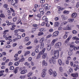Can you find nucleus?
I'll return each instance as SVG.
<instances>
[{"mask_svg":"<svg viewBox=\"0 0 79 79\" xmlns=\"http://www.w3.org/2000/svg\"><path fill=\"white\" fill-rule=\"evenodd\" d=\"M54 57L52 56V58L49 59V61L50 63H52V62L53 64H55L56 63V60H55V59H57L59 57V51L58 50L54 51Z\"/></svg>","mask_w":79,"mask_h":79,"instance_id":"obj_1","label":"nucleus"},{"mask_svg":"<svg viewBox=\"0 0 79 79\" xmlns=\"http://www.w3.org/2000/svg\"><path fill=\"white\" fill-rule=\"evenodd\" d=\"M45 51V48H44L43 49L42 51H40L39 53H38L37 56L36 57V59H39L40 58V56H41V55H43Z\"/></svg>","mask_w":79,"mask_h":79,"instance_id":"obj_2","label":"nucleus"},{"mask_svg":"<svg viewBox=\"0 0 79 79\" xmlns=\"http://www.w3.org/2000/svg\"><path fill=\"white\" fill-rule=\"evenodd\" d=\"M76 47H75L74 45H72L70 46V51L71 52H73V50H76Z\"/></svg>","mask_w":79,"mask_h":79,"instance_id":"obj_3","label":"nucleus"},{"mask_svg":"<svg viewBox=\"0 0 79 79\" xmlns=\"http://www.w3.org/2000/svg\"><path fill=\"white\" fill-rule=\"evenodd\" d=\"M61 45V42H59L56 44L55 45L54 47L55 48H59L60 46Z\"/></svg>","mask_w":79,"mask_h":79,"instance_id":"obj_4","label":"nucleus"},{"mask_svg":"<svg viewBox=\"0 0 79 79\" xmlns=\"http://www.w3.org/2000/svg\"><path fill=\"white\" fill-rule=\"evenodd\" d=\"M43 72L42 73L41 76L42 77H44L45 76V75L46 74V70L45 69H44L43 70Z\"/></svg>","mask_w":79,"mask_h":79,"instance_id":"obj_5","label":"nucleus"},{"mask_svg":"<svg viewBox=\"0 0 79 79\" xmlns=\"http://www.w3.org/2000/svg\"><path fill=\"white\" fill-rule=\"evenodd\" d=\"M59 34V31H56L53 33L52 34V37H56Z\"/></svg>","mask_w":79,"mask_h":79,"instance_id":"obj_6","label":"nucleus"},{"mask_svg":"<svg viewBox=\"0 0 79 79\" xmlns=\"http://www.w3.org/2000/svg\"><path fill=\"white\" fill-rule=\"evenodd\" d=\"M71 76L73 77H78V73H72L71 74Z\"/></svg>","mask_w":79,"mask_h":79,"instance_id":"obj_7","label":"nucleus"},{"mask_svg":"<svg viewBox=\"0 0 79 79\" xmlns=\"http://www.w3.org/2000/svg\"><path fill=\"white\" fill-rule=\"evenodd\" d=\"M77 16V14L76 13H73L71 15L72 18H73V19H74V18H76Z\"/></svg>","mask_w":79,"mask_h":79,"instance_id":"obj_8","label":"nucleus"},{"mask_svg":"<svg viewBox=\"0 0 79 79\" xmlns=\"http://www.w3.org/2000/svg\"><path fill=\"white\" fill-rule=\"evenodd\" d=\"M27 72V70L26 69H24L20 73L21 74H26Z\"/></svg>","mask_w":79,"mask_h":79,"instance_id":"obj_9","label":"nucleus"},{"mask_svg":"<svg viewBox=\"0 0 79 79\" xmlns=\"http://www.w3.org/2000/svg\"><path fill=\"white\" fill-rule=\"evenodd\" d=\"M51 48H52V45L50 44H48L47 47V50L50 51L51 50Z\"/></svg>","mask_w":79,"mask_h":79,"instance_id":"obj_10","label":"nucleus"},{"mask_svg":"<svg viewBox=\"0 0 79 79\" xmlns=\"http://www.w3.org/2000/svg\"><path fill=\"white\" fill-rule=\"evenodd\" d=\"M58 38H56L55 39H54L53 40H52L51 43L52 45H54V44H55V42H56V41L58 40Z\"/></svg>","mask_w":79,"mask_h":79,"instance_id":"obj_11","label":"nucleus"},{"mask_svg":"<svg viewBox=\"0 0 79 79\" xmlns=\"http://www.w3.org/2000/svg\"><path fill=\"white\" fill-rule=\"evenodd\" d=\"M72 25L71 24L68 25L67 26V30H71Z\"/></svg>","mask_w":79,"mask_h":79,"instance_id":"obj_12","label":"nucleus"},{"mask_svg":"<svg viewBox=\"0 0 79 79\" xmlns=\"http://www.w3.org/2000/svg\"><path fill=\"white\" fill-rule=\"evenodd\" d=\"M60 25V23L58 22H56L54 23V26L55 27H58V26Z\"/></svg>","mask_w":79,"mask_h":79,"instance_id":"obj_13","label":"nucleus"},{"mask_svg":"<svg viewBox=\"0 0 79 79\" xmlns=\"http://www.w3.org/2000/svg\"><path fill=\"white\" fill-rule=\"evenodd\" d=\"M72 37V36L71 35H70L69 37L65 41V43H67V42H69V40L71 39V38Z\"/></svg>","mask_w":79,"mask_h":79,"instance_id":"obj_14","label":"nucleus"},{"mask_svg":"<svg viewBox=\"0 0 79 79\" xmlns=\"http://www.w3.org/2000/svg\"><path fill=\"white\" fill-rule=\"evenodd\" d=\"M18 69H19V67H17L14 69L13 72L15 73V74H16L18 72Z\"/></svg>","mask_w":79,"mask_h":79,"instance_id":"obj_15","label":"nucleus"},{"mask_svg":"<svg viewBox=\"0 0 79 79\" xmlns=\"http://www.w3.org/2000/svg\"><path fill=\"white\" fill-rule=\"evenodd\" d=\"M42 64L43 66H46L47 65V62H45V60H44L43 61Z\"/></svg>","mask_w":79,"mask_h":79,"instance_id":"obj_16","label":"nucleus"},{"mask_svg":"<svg viewBox=\"0 0 79 79\" xmlns=\"http://www.w3.org/2000/svg\"><path fill=\"white\" fill-rule=\"evenodd\" d=\"M11 3L12 5H15L16 3V2L15 1V0H12Z\"/></svg>","mask_w":79,"mask_h":79,"instance_id":"obj_17","label":"nucleus"},{"mask_svg":"<svg viewBox=\"0 0 79 79\" xmlns=\"http://www.w3.org/2000/svg\"><path fill=\"white\" fill-rule=\"evenodd\" d=\"M48 6V4H46L44 5V7L45 8L46 10H49V8Z\"/></svg>","mask_w":79,"mask_h":79,"instance_id":"obj_18","label":"nucleus"},{"mask_svg":"<svg viewBox=\"0 0 79 79\" xmlns=\"http://www.w3.org/2000/svg\"><path fill=\"white\" fill-rule=\"evenodd\" d=\"M4 70H2L0 71V77H1V76H3V75H4V73H4Z\"/></svg>","mask_w":79,"mask_h":79,"instance_id":"obj_19","label":"nucleus"},{"mask_svg":"<svg viewBox=\"0 0 79 79\" xmlns=\"http://www.w3.org/2000/svg\"><path fill=\"white\" fill-rule=\"evenodd\" d=\"M72 39L73 40H79V38L76 36L73 37Z\"/></svg>","mask_w":79,"mask_h":79,"instance_id":"obj_20","label":"nucleus"},{"mask_svg":"<svg viewBox=\"0 0 79 79\" xmlns=\"http://www.w3.org/2000/svg\"><path fill=\"white\" fill-rule=\"evenodd\" d=\"M44 40H45V38L44 37H42L40 40L39 42L40 43V44H42L43 42L44 41Z\"/></svg>","mask_w":79,"mask_h":79,"instance_id":"obj_21","label":"nucleus"},{"mask_svg":"<svg viewBox=\"0 0 79 79\" xmlns=\"http://www.w3.org/2000/svg\"><path fill=\"white\" fill-rule=\"evenodd\" d=\"M16 25H13L12 26V27L10 28L11 31H13V30H15V27H16Z\"/></svg>","mask_w":79,"mask_h":79,"instance_id":"obj_22","label":"nucleus"},{"mask_svg":"<svg viewBox=\"0 0 79 79\" xmlns=\"http://www.w3.org/2000/svg\"><path fill=\"white\" fill-rule=\"evenodd\" d=\"M64 14H65V15H68L69 13V11L68 10H64L63 11Z\"/></svg>","mask_w":79,"mask_h":79,"instance_id":"obj_23","label":"nucleus"},{"mask_svg":"<svg viewBox=\"0 0 79 79\" xmlns=\"http://www.w3.org/2000/svg\"><path fill=\"white\" fill-rule=\"evenodd\" d=\"M44 47V43H42L40 45V49H42Z\"/></svg>","mask_w":79,"mask_h":79,"instance_id":"obj_24","label":"nucleus"},{"mask_svg":"<svg viewBox=\"0 0 79 79\" xmlns=\"http://www.w3.org/2000/svg\"><path fill=\"white\" fill-rule=\"evenodd\" d=\"M7 7H8V5L7 4H5L4 5V7L5 8H6L7 10H9V8Z\"/></svg>","mask_w":79,"mask_h":79,"instance_id":"obj_25","label":"nucleus"},{"mask_svg":"<svg viewBox=\"0 0 79 79\" xmlns=\"http://www.w3.org/2000/svg\"><path fill=\"white\" fill-rule=\"evenodd\" d=\"M47 56V53H44L42 56V58H43V59H45Z\"/></svg>","mask_w":79,"mask_h":79,"instance_id":"obj_26","label":"nucleus"},{"mask_svg":"<svg viewBox=\"0 0 79 79\" xmlns=\"http://www.w3.org/2000/svg\"><path fill=\"white\" fill-rule=\"evenodd\" d=\"M32 75V72H30L28 73V75H27V77H31Z\"/></svg>","mask_w":79,"mask_h":79,"instance_id":"obj_27","label":"nucleus"},{"mask_svg":"<svg viewBox=\"0 0 79 79\" xmlns=\"http://www.w3.org/2000/svg\"><path fill=\"white\" fill-rule=\"evenodd\" d=\"M36 28L33 27L31 31V33H34V32L35 31H36Z\"/></svg>","mask_w":79,"mask_h":79,"instance_id":"obj_28","label":"nucleus"},{"mask_svg":"<svg viewBox=\"0 0 79 79\" xmlns=\"http://www.w3.org/2000/svg\"><path fill=\"white\" fill-rule=\"evenodd\" d=\"M49 73L50 75H52L53 74V70L52 69H50L49 70Z\"/></svg>","mask_w":79,"mask_h":79,"instance_id":"obj_29","label":"nucleus"},{"mask_svg":"<svg viewBox=\"0 0 79 79\" xmlns=\"http://www.w3.org/2000/svg\"><path fill=\"white\" fill-rule=\"evenodd\" d=\"M73 21H74V19H69L68 20V22L69 23H72L73 22Z\"/></svg>","mask_w":79,"mask_h":79,"instance_id":"obj_30","label":"nucleus"},{"mask_svg":"<svg viewBox=\"0 0 79 79\" xmlns=\"http://www.w3.org/2000/svg\"><path fill=\"white\" fill-rule=\"evenodd\" d=\"M58 63L60 65L62 64V60L61 59H59L58 60Z\"/></svg>","mask_w":79,"mask_h":79,"instance_id":"obj_31","label":"nucleus"},{"mask_svg":"<svg viewBox=\"0 0 79 79\" xmlns=\"http://www.w3.org/2000/svg\"><path fill=\"white\" fill-rule=\"evenodd\" d=\"M25 40L26 42H28L29 41V37H27L25 38Z\"/></svg>","mask_w":79,"mask_h":79,"instance_id":"obj_32","label":"nucleus"},{"mask_svg":"<svg viewBox=\"0 0 79 79\" xmlns=\"http://www.w3.org/2000/svg\"><path fill=\"white\" fill-rule=\"evenodd\" d=\"M73 51H70L68 52V55L69 56H71L72 55H73V52H72Z\"/></svg>","mask_w":79,"mask_h":79,"instance_id":"obj_33","label":"nucleus"},{"mask_svg":"<svg viewBox=\"0 0 79 79\" xmlns=\"http://www.w3.org/2000/svg\"><path fill=\"white\" fill-rule=\"evenodd\" d=\"M42 35H44V33L42 32H40L38 34V35L39 36Z\"/></svg>","mask_w":79,"mask_h":79,"instance_id":"obj_34","label":"nucleus"},{"mask_svg":"<svg viewBox=\"0 0 79 79\" xmlns=\"http://www.w3.org/2000/svg\"><path fill=\"white\" fill-rule=\"evenodd\" d=\"M34 7L35 8H39V7H40V5H39L38 4H35L34 6Z\"/></svg>","mask_w":79,"mask_h":79,"instance_id":"obj_35","label":"nucleus"},{"mask_svg":"<svg viewBox=\"0 0 79 79\" xmlns=\"http://www.w3.org/2000/svg\"><path fill=\"white\" fill-rule=\"evenodd\" d=\"M51 14V12L50 11H48L46 13V15H47V16H49V15H50Z\"/></svg>","mask_w":79,"mask_h":79,"instance_id":"obj_36","label":"nucleus"},{"mask_svg":"<svg viewBox=\"0 0 79 79\" xmlns=\"http://www.w3.org/2000/svg\"><path fill=\"white\" fill-rule=\"evenodd\" d=\"M9 32V30H6L4 31V32L3 33V34H4V35H5L7 33V32Z\"/></svg>","mask_w":79,"mask_h":79,"instance_id":"obj_37","label":"nucleus"},{"mask_svg":"<svg viewBox=\"0 0 79 79\" xmlns=\"http://www.w3.org/2000/svg\"><path fill=\"white\" fill-rule=\"evenodd\" d=\"M21 22V19H19L16 22L17 24H19Z\"/></svg>","mask_w":79,"mask_h":79,"instance_id":"obj_38","label":"nucleus"},{"mask_svg":"<svg viewBox=\"0 0 79 79\" xmlns=\"http://www.w3.org/2000/svg\"><path fill=\"white\" fill-rule=\"evenodd\" d=\"M18 19V17H14L13 19V22H15L16 21V20H17Z\"/></svg>","mask_w":79,"mask_h":79,"instance_id":"obj_39","label":"nucleus"},{"mask_svg":"<svg viewBox=\"0 0 79 79\" xmlns=\"http://www.w3.org/2000/svg\"><path fill=\"white\" fill-rule=\"evenodd\" d=\"M52 75L54 77H55V76H56V75H57V74H56V72H53Z\"/></svg>","mask_w":79,"mask_h":79,"instance_id":"obj_40","label":"nucleus"},{"mask_svg":"<svg viewBox=\"0 0 79 79\" xmlns=\"http://www.w3.org/2000/svg\"><path fill=\"white\" fill-rule=\"evenodd\" d=\"M25 59L24 58H23L19 60V62L20 61V62H23V61H24Z\"/></svg>","mask_w":79,"mask_h":79,"instance_id":"obj_41","label":"nucleus"},{"mask_svg":"<svg viewBox=\"0 0 79 79\" xmlns=\"http://www.w3.org/2000/svg\"><path fill=\"white\" fill-rule=\"evenodd\" d=\"M5 16L3 14H1L0 15V18H5Z\"/></svg>","mask_w":79,"mask_h":79,"instance_id":"obj_42","label":"nucleus"},{"mask_svg":"<svg viewBox=\"0 0 79 79\" xmlns=\"http://www.w3.org/2000/svg\"><path fill=\"white\" fill-rule=\"evenodd\" d=\"M20 79H24L26 78V76L25 75H22L20 77Z\"/></svg>","mask_w":79,"mask_h":79,"instance_id":"obj_43","label":"nucleus"},{"mask_svg":"<svg viewBox=\"0 0 79 79\" xmlns=\"http://www.w3.org/2000/svg\"><path fill=\"white\" fill-rule=\"evenodd\" d=\"M72 33L73 34H76L77 33V31L76 30H73L72 31Z\"/></svg>","mask_w":79,"mask_h":79,"instance_id":"obj_44","label":"nucleus"},{"mask_svg":"<svg viewBox=\"0 0 79 79\" xmlns=\"http://www.w3.org/2000/svg\"><path fill=\"white\" fill-rule=\"evenodd\" d=\"M30 53V51H27L26 52L25 54V56H26L27 55H29Z\"/></svg>","mask_w":79,"mask_h":79,"instance_id":"obj_45","label":"nucleus"},{"mask_svg":"<svg viewBox=\"0 0 79 79\" xmlns=\"http://www.w3.org/2000/svg\"><path fill=\"white\" fill-rule=\"evenodd\" d=\"M18 30L20 32H24V30L23 29H18Z\"/></svg>","mask_w":79,"mask_h":79,"instance_id":"obj_46","label":"nucleus"},{"mask_svg":"<svg viewBox=\"0 0 79 79\" xmlns=\"http://www.w3.org/2000/svg\"><path fill=\"white\" fill-rule=\"evenodd\" d=\"M68 37V34H66L64 35L63 36L64 39H66Z\"/></svg>","mask_w":79,"mask_h":79,"instance_id":"obj_47","label":"nucleus"},{"mask_svg":"<svg viewBox=\"0 0 79 79\" xmlns=\"http://www.w3.org/2000/svg\"><path fill=\"white\" fill-rule=\"evenodd\" d=\"M59 69L60 72H63V68L61 67H60Z\"/></svg>","mask_w":79,"mask_h":79,"instance_id":"obj_48","label":"nucleus"},{"mask_svg":"<svg viewBox=\"0 0 79 79\" xmlns=\"http://www.w3.org/2000/svg\"><path fill=\"white\" fill-rule=\"evenodd\" d=\"M32 26L33 27H35H35H37V26H38V25L36 24H34Z\"/></svg>","mask_w":79,"mask_h":79,"instance_id":"obj_49","label":"nucleus"},{"mask_svg":"<svg viewBox=\"0 0 79 79\" xmlns=\"http://www.w3.org/2000/svg\"><path fill=\"white\" fill-rule=\"evenodd\" d=\"M35 43H36V44H38L39 43V41L37 40V39H35L34 40Z\"/></svg>","mask_w":79,"mask_h":79,"instance_id":"obj_50","label":"nucleus"},{"mask_svg":"<svg viewBox=\"0 0 79 79\" xmlns=\"http://www.w3.org/2000/svg\"><path fill=\"white\" fill-rule=\"evenodd\" d=\"M19 61L15 62V66H18V65H19Z\"/></svg>","mask_w":79,"mask_h":79,"instance_id":"obj_51","label":"nucleus"},{"mask_svg":"<svg viewBox=\"0 0 79 79\" xmlns=\"http://www.w3.org/2000/svg\"><path fill=\"white\" fill-rule=\"evenodd\" d=\"M24 65H27V66H29L30 65V64L28 63L27 62H26L24 63Z\"/></svg>","mask_w":79,"mask_h":79,"instance_id":"obj_52","label":"nucleus"},{"mask_svg":"<svg viewBox=\"0 0 79 79\" xmlns=\"http://www.w3.org/2000/svg\"><path fill=\"white\" fill-rule=\"evenodd\" d=\"M44 2H45V0H41L40 1V2L41 4L44 3Z\"/></svg>","mask_w":79,"mask_h":79,"instance_id":"obj_53","label":"nucleus"},{"mask_svg":"<svg viewBox=\"0 0 79 79\" xmlns=\"http://www.w3.org/2000/svg\"><path fill=\"white\" fill-rule=\"evenodd\" d=\"M69 72L70 73H72L73 72V69L70 68L69 70Z\"/></svg>","mask_w":79,"mask_h":79,"instance_id":"obj_54","label":"nucleus"},{"mask_svg":"<svg viewBox=\"0 0 79 79\" xmlns=\"http://www.w3.org/2000/svg\"><path fill=\"white\" fill-rule=\"evenodd\" d=\"M55 20L56 21H58V20H59V18H58V17H55Z\"/></svg>","mask_w":79,"mask_h":79,"instance_id":"obj_55","label":"nucleus"},{"mask_svg":"<svg viewBox=\"0 0 79 79\" xmlns=\"http://www.w3.org/2000/svg\"><path fill=\"white\" fill-rule=\"evenodd\" d=\"M53 31V29L52 28H51L49 30V32H52Z\"/></svg>","mask_w":79,"mask_h":79,"instance_id":"obj_56","label":"nucleus"},{"mask_svg":"<svg viewBox=\"0 0 79 79\" xmlns=\"http://www.w3.org/2000/svg\"><path fill=\"white\" fill-rule=\"evenodd\" d=\"M10 9L11 11L13 12V13H15V10H13V9L12 8L10 7Z\"/></svg>","mask_w":79,"mask_h":79,"instance_id":"obj_57","label":"nucleus"},{"mask_svg":"<svg viewBox=\"0 0 79 79\" xmlns=\"http://www.w3.org/2000/svg\"><path fill=\"white\" fill-rule=\"evenodd\" d=\"M14 69V67H13V66H11L10 67V70H13Z\"/></svg>","mask_w":79,"mask_h":79,"instance_id":"obj_58","label":"nucleus"},{"mask_svg":"<svg viewBox=\"0 0 79 79\" xmlns=\"http://www.w3.org/2000/svg\"><path fill=\"white\" fill-rule=\"evenodd\" d=\"M13 64V63L12 62H10L8 64V65L9 66H11Z\"/></svg>","mask_w":79,"mask_h":79,"instance_id":"obj_59","label":"nucleus"},{"mask_svg":"<svg viewBox=\"0 0 79 79\" xmlns=\"http://www.w3.org/2000/svg\"><path fill=\"white\" fill-rule=\"evenodd\" d=\"M47 18V17L45 16H44L43 17V20H45V19H46Z\"/></svg>","mask_w":79,"mask_h":79,"instance_id":"obj_60","label":"nucleus"},{"mask_svg":"<svg viewBox=\"0 0 79 79\" xmlns=\"http://www.w3.org/2000/svg\"><path fill=\"white\" fill-rule=\"evenodd\" d=\"M79 2H77V4L76 5V8H78V7H79Z\"/></svg>","mask_w":79,"mask_h":79,"instance_id":"obj_61","label":"nucleus"},{"mask_svg":"<svg viewBox=\"0 0 79 79\" xmlns=\"http://www.w3.org/2000/svg\"><path fill=\"white\" fill-rule=\"evenodd\" d=\"M16 40H18V38H15V39L12 40L13 42H16Z\"/></svg>","mask_w":79,"mask_h":79,"instance_id":"obj_62","label":"nucleus"},{"mask_svg":"<svg viewBox=\"0 0 79 79\" xmlns=\"http://www.w3.org/2000/svg\"><path fill=\"white\" fill-rule=\"evenodd\" d=\"M46 27H49L50 26V24L48 23H46Z\"/></svg>","mask_w":79,"mask_h":79,"instance_id":"obj_63","label":"nucleus"},{"mask_svg":"<svg viewBox=\"0 0 79 79\" xmlns=\"http://www.w3.org/2000/svg\"><path fill=\"white\" fill-rule=\"evenodd\" d=\"M44 28H40L39 29V31H41V32H42V31H44Z\"/></svg>","mask_w":79,"mask_h":79,"instance_id":"obj_64","label":"nucleus"}]
</instances>
